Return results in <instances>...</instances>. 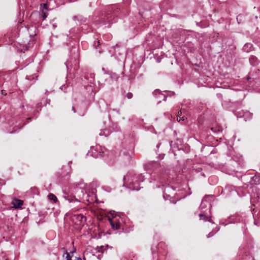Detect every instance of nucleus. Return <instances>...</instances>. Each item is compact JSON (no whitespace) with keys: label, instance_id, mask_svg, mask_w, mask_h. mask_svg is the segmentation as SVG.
Instances as JSON below:
<instances>
[{"label":"nucleus","instance_id":"1","mask_svg":"<svg viewBox=\"0 0 260 260\" xmlns=\"http://www.w3.org/2000/svg\"><path fill=\"white\" fill-rule=\"evenodd\" d=\"M251 202L255 207L253 209V216L254 218V223L255 225L259 226L260 225V193L256 192L251 197Z\"/></svg>","mask_w":260,"mask_h":260},{"label":"nucleus","instance_id":"2","mask_svg":"<svg viewBox=\"0 0 260 260\" xmlns=\"http://www.w3.org/2000/svg\"><path fill=\"white\" fill-rule=\"evenodd\" d=\"M144 180V177L142 174L134 175L131 177V179L128 185V188L132 190H139L140 182Z\"/></svg>","mask_w":260,"mask_h":260},{"label":"nucleus","instance_id":"3","mask_svg":"<svg viewBox=\"0 0 260 260\" xmlns=\"http://www.w3.org/2000/svg\"><path fill=\"white\" fill-rule=\"evenodd\" d=\"M145 170L151 173L152 172L155 171L161 167L159 162L157 161H151L145 163L144 165Z\"/></svg>","mask_w":260,"mask_h":260},{"label":"nucleus","instance_id":"4","mask_svg":"<svg viewBox=\"0 0 260 260\" xmlns=\"http://www.w3.org/2000/svg\"><path fill=\"white\" fill-rule=\"evenodd\" d=\"M134 154L133 150H131L130 152H126L123 153V160L125 164H130L133 160V156Z\"/></svg>","mask_w":260,"mask_h":260},{"label":"nucleus","instance_id":"5","mask_svg":"<svg viewBox=\"0 0 260 260\" xmlns=\"http://www.w3.org/2000/svg\"><path fill=\"white\" fill-rule=\"evenodd\" d=\"M72 219L73 221L75 220H77V222H76V224L78 225H81L83 223L82 222L83 220L84 219V221H85L86 218L81 214H77L74 215L73 216Z\"/></svg>","mask_w":260,"mask_h":260},{"label":"nucleus","instance_id":"6","mask_svg":"<svg viewBox=\"0 0 260 260\" xmlns=\"http://www.w3.org/2000/svg\"><path fill=\"white\" fill-rule=\"evenodd\" d=\"M242 50L244 52L248 53L254 50V47L253 45L250 43H247L244 44Z\"/></svg>","mask_w":260,"mask_h":260},{"label":"nucleus","instance_id":"7","mask_svg":"<svg viewBox=\"0 0 260 260\" xmlns=\"http://www.w3.org/2000/svg\"><path fill=\"white\" fill-rule=\"evenodd\" d=\"M250 183L251 184L258 185L260 184V176L258 174L251 177Z\"/></svg>","mask_w":260,"mask_h":260},{"label":"nucleus","instance_id":"8","mask_svg":"<svg viewBox=\"0 0 260 260\" xmlns=\"http://www.w3.org/2000/svg\"><path fill=\"white\" fill-rule=\"evenodd\" d=\"M207 196H206L204 199L202 200L200 208L202 212H204L205 211L204 209L209 205L210 207V204L208 203V202L206 200V198Z\"/></svg>","mask_w":260,"mask_h":260},{"label":"nucleus","instance_id":"9","mask_svg":"<svg viewBox=\"0 0 260 260\" xmlns=\"http://www.w3.org/2000/svg\"><path fill=\"white\" fill-rule=\"evenodd\" d=\"M12 204L13 206V207L15 208H20L23 204V201L19 200V199H14L12 201Z\"/></svg>","mask_w":260,"mask_h":260},{"label":"nucleus","instance_id":"10","mask_svg":"<svg viewBox=\"0 0 260 260\" xmlns=\"http://www.w3.org/2000/svg\"><path fill=\"white\" fill-rule=\"evenodd\" d=\"M250 63L253 66H257L259 61L257 58L254 55H250L249 58Z\"/></svg>","mask_w":260,"mask_h":260},{"label":"nucleus","instance_id":"11","mask_svg":"<svg viewBox=\"0 0 260 260\" xmlns=\"http://www.w3.org/2000/svg\"><path fill=\"white\" fill-rule=\"evenodd\" d=\"M167 174L166 173H160L157 178H154V180H157L161 183L166 182Z\"/></svg>","mask_w":260,"mask_h":260},{"label":"nucleus","instance_id":"12","mask_svg":"<svg viewBox=\"0 0 260 260\" xmlns=\"http://www.w3.org/2000/svg\"><path fill=\"white\" fill-rule=\"evenodd\" d=\"M199 217L200 220H202L204 221H208L209 222H212L211 217L207 216L203 214H200L199 215Z\"/></svg>","mask_w":260,"mask_h":260},{"label":"nucleus","instance_id":"13","mask_svg":"<svg viewBox=\"0 0 260 260\" xmlns=\"http://www.w3.org/2000/svg\"><path fill=\"white\" fill-rule=\"evenodd\" d=\"M75 249L74 248V250L71 251L70 253L68 252L67 250L66 251V259L67 260H73L72 257H73V254L75 251Z\"/></svg>","mask_w":260,"mask_h":260},{"label":"nucleus","instance_id":"14","mask_svg":"<svg viewBox=\"0 0 260 260\" xmlns=\"http://www.w3.org/2000/svg\"><path fill=\"white\" fill-rule=\"evenodd\" d=\"M235 187L234 186L232 185H226L224 188V191L226 192H231V191H235Z\"/></svg>","mask_w":260,"mask_h":260},{"label":"nucleus","instance_id":"15","mask_svg":"<svg viewBox=\"0 0 260 260\" xmlns=\"http://www.w3.org/2000/svg\"><path fill=\"white\" fill-rule=\"evenodd\" d=\"M153 94L154 96L158 98H160V95H162V93H161V91L159 89H155L153 92Z\"/></svg>","mask_w":260,"mask_h":260},{"label":"nucleus","instance_id":"16","mask_svg":"<svg viewBox=\"0 0 260 260\" xmlns=\"http://www.w3.org/2000/svg\"><path fill=\"white\" fill-rule=\"evenodd\" d=\"M48 197L49 200L53 201L55 203L57 201V197L53 193H49Z\"/></svg>","mask_w":260,"mask_h":260},{"label":"nucleus","instance_id":"17","mask_svg":"<svg viewBox=\"0 0 260 260\" xmlns=\"http://www.w3.org/2000/svg\"><path fill=\"white\" fill-rule=\"evenodd\" d=\"M181 115H182V112H181V111H180L178 112V114H177V119L178 121H180L181 120H182V121L184 120L185 118V116L181 117Z\"/></svg>","mask_w":260,"mask_h":260},{"label":"nucleus","instance_id":"18","mask_svg":"<svg viewBox=\"0 0 260 260\" xmlns=\"http://www.w3.org/2000/svg\"><path fill=\"white\" fill-rule=\"evenodd\" d=\"M244 116L247 119H250L252 117V113H250L249 111L245 112Z\"/></svg>","mask_w":260,"mask_h":260},{"label":"nucleus","instance_id":"19","mask_svg":"<svg viewBox=\"0 0 260 260\" xmlns=\"http://www.w3.org/2000/svg\"><path fill=\"white\" fill-rule=\"evenodd\" d=\"M110 223H111V225L112 226V228L114 229L117 230V229H118L120 228V225L119 224V223H114L112 222H110Z\"/></svg>","mask_w":260,"mask_h":260},{"label":"nucleus","instance_id":"20","mask_svg":"<svg viewBox=\"0 0 260 260\" xmlns=\"http://www.w3.org/2000/svg\"><path fill=\"white\" fill-rule=\"evenodd\" d=\"M63 197L64 198V199L66 200H68L69 201V202H70V203L73 202L74 200V199L73 198H72V199L69 198V196L65 193H64Z\"/></svg>","mask_w":260,"mask_h":260},{"label":"nucleus","instance_id":"21","mask_svg":"<svg viewBox=\"0 0 260 260\" xmlns=\"http://www.w3.org/2000/svg\"><path fill=\"white\" fill-rule=\"evenodd\" d=\"M100 149H101V148H99L98 147H96V149L92 148H91V152H92V154H93L94 153V151H96V150H99ZM92 156L93 157H98V155H96V154H92Z\"/></svg>","mask_w":260,"mask_h":260},{"label":"nucleus","instance_id":"22","mask_svg":"<svg viewBox=\"0 0 260 260\" xmlns=\"http://www.w3.org/2000/svg\"><path fill=\"white\" fill-rule=\"evenodd\" d=\"M107 130L101 131V132L100 133L99 135L100 136H105L107 137L109 135L108 133H106V132H107Z\"/></svg>","mask_w":260,"mask_h":260},{"label":"nucleus","instance_id":"23","mask_svg":"<svg viewBox=\"0 0 260 260\" xmlns=\"http://www.w3.org/2000/svg\"><path fill=\"white\" fill-rule=\"evenodd\" d=\"M125 96H126L128 99H131L133 98V93H132V92H128V93L126 94Z\"/></svg>","mask_w":260,"mask_h":260},{"label":"nucleus","instance_id":"24","mask_svg":"<svg viewBox=\"0 0 260 260\" xmlns=\"http://www.w3.org/2000/svg\"><path fill=\"white\" fill-rule=\"evenodd\" d=\"M159 99H162V101H166L167 96L163 93H162V95H160V98H159Z\"/></svg>","mask_w":260,"mask_h":260},{"label":"nucleus","instance_id":"25","mask_svg":"<svg viewBox=\"0 0 260 260\" xmlns=\"http://www.w3.org/2000/svg\"><path fill=\"white\" fill-rule=\"evenodd\" d=\"M215 234V232H214V231L211 232L207 235V237L208 238L212 237Z\"/></svg>","mask_w":260,"mask_h":260},{"label":"nucleus","instance_id":"26","mask_svg":"<svg viewBox=\"0 0 260 260\" xmlns=\"http://www.w3.org/2000/svg\"><path fill=\"white\" fill-rule=\"evenodd\" d=\"M42 12H43V15H42V17L43 18V20H44L47 17V13L44 12L43 11Z\"/></svg>","mask_w":260,"mask_h":260},{"label":"nucleus","instance_id":"27","mask_svg":"<svg viewBox=\"0 0 260 260\" xmlns=\"http://www.w3.org/2000/svg\"><path fill=\"white\" fill-rule=\"evenodd\" d=\"M111 77L112 78H115L116 80H117L119 78V77L117 76V75H116L115 74H112L111 75Z\"/></svg>","mask_w":260,"mask_h":260},{"label":"nucleus","instance_id":"28","mask_svg":"<svg viewBox=\"0 0 260 260\" xmlns=\"http://www.w3.org/2000/svg\"><path fill=\"white\" fill-rule=\"evenodd\" d=\"M41 5H43L44 9H47V4H43Z\"/></svg>","mask_w":260,"mask_h":260},{"label":"nucleus","instance_id":"29","mask_svg":"<svg viewBox=\"0 0 260 260\" xmlns=\"http://www.w3.org/2000/svg\"><path fill=\"white\" fill-rule=\"evenodd\" d=\"M50 102H51V101H50V99H46V104H49V105H50Z\"/></svg>","mask_w":260,"mask_h":260},{"label":"nucleus","instance_id":"30","mask_svg":"<svg viewBox=\"0 0 260 260\" xmlns=\"http://www.w3.org/2000/svg\"><path fill=\"white\" fill-rule=\"evenodd\" d=\"M104 248V246H102L100 247V249H99L98 250L99 252H103V249Z\"/></svg>","mask_w":260,"mask_h":260},{"label":"nucleus","instance_id":"31","mask_svg":"<svg viewBox=\"0 0 260 260\" xmlns=\"http://www.w3.org/2000/svg\"><path fill=\"white\" fill-rule=\"evenodd\" d=\"M73 260H82V258L81 257H75Z\"/></svg>","mask_w":260,"mask_h":260},{"label":"nucleus","instance_id":"32","mask_svg":"<svg viewBox=\"0 0 260 260\" xmlns=\"http://www.w3.org/2000/svg\"><path fill=\"white\" fill-rule=\"evenodd\" d=\"M66 88V87L65 85H63L60 86V89L61 90H63V88Z\"/></svg>","mask_w":260,"mask_h":260},{"label":"nucleus","instance_id":"33","mask_svg":"<svg viewBox=\"0 0 260 260\" xmlns=\"http://www.w3.org/2000/svg\"><path fill=\"white\" fill-rule=\"evenodd\" d=\"M72 110L74 112V113H76V109L75 108V107L73 106L72 107Z\"/></svg>","mask_w":260,"mask_h":260},{"label":"nucleus","instance_id":"34","mask_svg":"<svg viewBox=\"0 0 260 260\" xmlns=\"http://www.w3.org/2000/svg\"><path fill=\"white\" fill-rule=\"evenodd\" d=\"M26 78L28 80H31L30 76H26Z\"/></svg>","mask_w":260,"mask_h":260},{"label":"nucleus","instance_id":"35","mask_svg":"<svg viewBox=\"0 0 260 260\" xmlns=\"http://www.w3.org/2000/svg\"><path fill=\"white\" fill-rule=\"evenodd\" d=\"M2 94H4V95H6L7 94V93H6V91H4V90H2Z\"/></svg>","mask_w":260,"mask_h":260},{"label":"nucleus","instance_id":"36","mask_svg":"<svg viewBox=\"0 0 260 260\" xmlns=\"http://www.w3.org/2000/svg\"><path fill=\"white\" fill-rule=\"evenodd\" d=\"M41 103H39L37 104V107H41Z\"/></svg>","mask_w":260,"mask_h":260},{"label":"nucleus","instance_id":"37","mask_svg":"<svg viewBox=\"0 0 260 260\" xmlns=\"http://www.w3.org/2000/svg\"><path fill=\"white\" fill-rule=\"evenodd\" d=\"M31 118H27V122H29V120H30Z\"/></svg>","mask_w":260,"mask_h":260},{"label":"nucleus","instance_id":"38","mask_svg":"<svg viewBox=\"0 0 260 260\" xmlns=\"http://www.w3.org/2000/svg\"><path fill=\"white\" fill-rule=\"evenodd\" d=\"M250 79H251V78H250L249 76H248V77H247V80H249Z\"/></svg>","mask_w":260,"mask_h":260},{"label":"nucleus","instance_id":"39","mask_svg":"<svg viewBox=\"0 0 260 260\" xmlns=\"http://www.w3.org/2000/svg\"><path fill=\"white\" fill-rule=\"evenodd\" d=\"M97 43H98L97 46H99L100 45V42L98 41L97 42Z\"/></svg>","mask_w":260,"mask_h":260},{"label":"nucleus","instance_id":"40","mask_svg":"<svg viewBox=\"0 0 260 260\" xmlns=\"http://www.w3.org/2000/svg\"><path fill=\"white\" fill-rule=\"evenodd\" d=\"M37 78V76H36L35 77H33L32 79L36 80Z\"/></svg>","mask_w":260,"mask_h":260},{"label":"nucleus","instance_id":"41","mask_svg":"<svg viewBox=\"0 0 260 260\" xmlns=\"http://www.w3.org/2000/svg\"><path fill=\"white\" fill-rule=\"evenodd\" d=\"M99 156H102V154L101 153V152H100Z\"/></svg>","mask_w":260,"mask_h":260},{"label":"nucleus","instance_id":"42","mask_svg":"<svg viewBox=\"0 0 260 260\" xmlns=\"http://www.w3.org/2000/svg\"><path fill=\"white\" fill-rule=\"evenodd\" d=\"M48 92V91H46L45 92V94H47Z\"/></svg>","mask_w":260,"mask_h":260},{"label":"nucleus","instance_id":"43","mask_svg":"<svg viewBox=\"0 0 260 260\" xmlns=\"http://www.w3.org/2000/svg\"><path fill=\"white\" fill-rule=\"evenodd\" d=\"M83 259L84 260H86V259H85V258L84 257H83Z\"/></svg>","mask_w":260,"mask_h":260},{"label":"nucleus","instance_id":"44","mask_svg":"<svg viewBox=\"0 0 260 260\" xmlns=\"http://www.w3.org/2000/svg\"><path fill=\"white\" fill-rule=\"evenodd\" d=\"M211 130L213 131V128H211Z\"/></svg>","mask_w":260,"mask_h":260},{"label":"nucleus","instance_id":"45","mask_svg":"<svg viewBox=\"0 0 260 260\" xmlns=\"http://www.w3.org/2000/svg\"><path fill=\"white\" fill-rule=\"evenodd\" d=\"M5 260H9V259L8 258H6Z\"/></svg>","mask_w":260,"mask_h":260}]
</instances>
